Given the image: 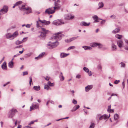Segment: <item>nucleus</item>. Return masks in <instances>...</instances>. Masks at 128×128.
<instances>
[{
	"mask_svg": "<svg viewBox=\"0 0 128 128\" xmlns=\"http://www.w3.org/2000/svg\"><path fill=\"white\" fill-rule=\"evenodd\" d=\"M54 5L55 6L53 7V8L55 10L56 9H59L60 8L61 5L58 3H57L55 2H54Z\"/></svg>",
	"mask_w": 128,
	"mask_h": 128,
	"instance_id": "obj_11",
	"label": "nucleus"
},
{
	"mask_svg": "<svg viewBox=\"0 0 128 128\" xmlns=\"http://www.w3.org/2000/svg\"><path fill=\"white\" fill-rule=\"evenodd\" d=\"M55 12V10L53 8V7H52L47 9L44 12V14H53Z\"/></svg>",
	"mask_w": 128,
	"mask_h": 128,
	"instance_id": "obj_5",
	"label": "nucleus"
},
{
	"mask_svg": "<svg viewBox=\"0 0 128 128\" xmlns=\"http://www.w3.org/2000/svg\"><path fill=\"white\" fill-rule=\"evenodd\" d=\"M106 21L105 20H102L100 22V24H104Z\"/></svg>",
	"mask_w": 128,
	"mask_h": 128,
	"instance_id": "obj_46",
	"label": "nucleus"
},
{
	"mask_svg": "<svg viewBox=\"0 0 128 128\" xmlns=\"http://www.w3.org/2000/svg\"><path fill=\"white\" fill-rule=\"evenodd\" d=\"M22 1H18L17 2H16L15 4L16 5V6H19L21 4H22Z\"/></svg>",
	"mask_w": 128,
	"mask_h": 128,
	"instance_id": "obj_32",
	"label": "nucleus"
},
{
	"mask_svg": "<svg viewBox=\"0 0 128 128\" xmlns=\"http://www.w3.org/2000/svg\"><path fill=\"white\" fill-rule=\"evenodd\" d=\"M94 126L95 124L94 123H92L90 125L89 128H94Z\"/></svg>",
	"mask_w": 128,
	"mask_h": 128,
	"instance_id": "obj_36",
	"label": "nucleus"
},
{
	"mask_svg": "<svg viewBox=\"0 0 128 128\" xmlns=\"http://www.w3.org/2000/svg\"><path fill=\"white\" fill-rule=\"evenodd\" d=\"M72 103L74 104H76L77 103V102L75 100L73 99L72 100Z\"/></svg>",
	"mask_w": 128,
	"mask_h": 128,
	"instance_id": "obj_43",
	"label": "nucleus"
},
{
	"mask_svg": "<svg viewBox=\"0 0 128 128\" xmlns=\"http://www.w3.org/2000/svg\"><path fill=\"white\" fill-rule=\"evenodd\" d=\"M92 88V85H88L85 87V90L86 92H88L89 90L91 89Z\"/></svg>",
	"mask_w": 128,
	"mask_h": 128,
	"instance_id": "obj_20",
	"label": "nucleus"
},
{
	"mask_svg": "<svg viewBox=\"0 0 128 128\" xmlns=\"http://www.w3.org/2000/svg\"><path fill=\"white\" fill-rule=\"evenodd\" d=\"M114 119L116 120L119 118L118 115V114H116L114 115Z\"/></svg>",
	"mask_w": 128,
	"mask_h": 128,
	"instance_id": "obj_34",
	"label": "nucleus"
},
{
	"mask_svg": "<svg viewBox=\"0 0 128 128\" xmlns=\"http://www.w3.org/2000/svg\"><path fill=\"white\" fill-rule=\"evenodd\" d=\"M80 75L79 74H77L76 76V78H80Z\"/></svg>",
	"mask_w": 128,
	"mask_h": 128,
	"instance_id": "obj_50",
	"label": "nucleus"
},
{
	"mask_svg": "<svg viewBox=\"0 0 128 128\" xmlns=\"http://www.w3.org/2000/svg\"><path fill=\"white\" fill-rule=\"evenodd\" d=\"M104 6V4L102 2H99L98 3L99 8L98 9L102 8Z\"/></svg>",
	"mask_w": 128,
	"mask_h": 128,
	"instance_id": "obj_26",
	"label": "nucleus"
},
{
	"mask_svg": "<svg viewBox=\"0 0 128 128\" xmlns=\"http://www.w3.org/2000/svg\"><path fill=\"white\" fill-rule=\"evenodd\" d=\"M23 46L22 45H19L18 46H17L16 47V48H22V47Z\"/></svg>",
	"mask_w": 128,
	"mask_h": 128,
	"instance_id": "obj_56",
	"label": "nucleus"
},
{
	"mask_svg": "<svg viewBox=\"0 0 128 128\" xmlns=\"http://www.w3.org/2000/svg\"><path fill=\"white\" fill-rule=\"evenodd\" d=\"M121 68H124L126 66V64L123 62H121L120 63Z\"/></svg>",
	"mask_w": 128,
	"mask_h": 128,
	"instance_id": "obj_29",
	"label": "nucleus"
},
{
	"mask_svg": "<svg viewBox=\"0 0 128 128\" xmlns=\"http://www.w3.org/2000/svg\"><path fill=\"white\" fill-rule=\"evenodd\" d=\"M44 78L46 80L48 81L49 80L50 78H49V77H47L46 78L44 77Z\"/></svg>",
	"mask_w": 128,
	"mask_h": 128,
	"instance_id": "obj_55",
	"label": "nucleus"
},
{
	"mask_svg": "<svg viewBox=\"0 0 128 128\" xmlns=\"http://www.w3.org/2000/svg\"><path fill=\"white\" fill-rule=\"evenodd\" d=\"M114 112V110L113 109H110V110H109V112Z\"/></svg>",
	"mask_w": 128,
	"mask_h": 128,
	"instance_id": "obj_60",
	"label": "nucleus"
},
{
	"mask_svg": "<svg viewBox=\"0 0 128 128\" xmlns=\"http://www.w3.org/2000/svg\"><path fill=\"white\" fill-rule=\"evenodd\" d=\"M92 18L94 20V23L99 22L100 18H98L97 16L95 15L92 16Z\"/></svg>",
	"mask_w": 128,
	"mask_h": 128,
	"instance_id": "obj_12",
	"label": "nucleus"
},
{
	"mask_svg": "<svg viewBox=\"0 0 128 128\" xmlns=\"http://www.w3.org/2000/svg\"><path fill=\"white\" fill-rule=\"evenodd\" d=\"M74 17V16H72L71 14H68L65 15V18L67 20H72Z\"/></svg>",
	"mask_w": 128,
	"mask_h": 128,
	"instance_id": "obj_10",
	"label": "nucleus"
},
{
	"mask_svg": "<svg viewBox=\"0 0 128 128\" xmlns=\"http://www.w3.org/2000/svg\"><path fill=\"white\" fill-rule=\"evenodd\" d=\"M28 74V72H23V76L27 75Z\"/></svg>",
	"mask_w": 128,
	"mask_h": 128,
	"instance_id": "obj_45",
	"label": "nucleus"
},
{
	"mask_svg": "<svg viewBox=\"0 0 128 128\" xmlns=\"http://www.w3.org/2000/svg\"><path fill=\"white\" fill-rule=\"evenodd\" d=\"M39 21V20L38 21L36 22V26L37 28H38L40 26L39 24L38 23V21Z\"/></svg>",
	"mask_w": 128,
	"mask_h": 128,
	"instance_id": "obj_52",
	"label": "nucleus"
},
{
	"mask_svg": "<svg viewBox=\"0 0 128 128\" xmlns=\"http://www.w3.org/2000/svg\"><path fill=\"white\" fill-rule=\"evenodd\" d=\"M19 8L21 11L26 10L27 11L26 12V13L27 14L32 12V10L29 7H26L25 5H22L21 6H19Z\"/></svg>",
	"mask_w": 128,
	"mask_h": 128,
	"instance_id": "obj_1",
	"label": "nucleus"
},
{
	"mask_svg": "<svg viewBox=\"0 0 128 128\" xmlns=\"http://www.w3.org/2000/svg\"><path fill=\"white\" fill-rule=\"evenodd\" d=\"M77 110V109H76V107L74 106L73 108L71 110V111L72 112H74L76 111Z\"/></svg>",
	"mask_w": 128,
	"mask_h": 128,
	"instance_id": "obj_39",
	"label": "nucleus"
},
{
	"mask_svg": "<svg viewBox=\"0 0 128 128\" xmlns=\"http://www.w3.org/2000/svg\"><path fill=\"white\" fill-rule=\"evenodd\" d=\"M117 44L119 48H121L123 45V42L122 40H119L117 42Z\"/></svg>",
	"mask_w": 128,
	"mask_h": 128,
	"instance_id": "obj_18",
	"label": "nucleus"
},
{
	"mask_svg": "<svg viewBox=\"0 0 128 128\" xmlns=\"http://www.w3.org/2000/svg\"><path fill=\"white\" fill-rule=\"evenodd\" d=\"M90 22L87 23L84 22H81L80 25L82 26H88L90 25Z\"/></svg>",
	"mask_w": 128,
	"mask_h": 128,
	"instance_id": "obj_15",
	"label": "nucleus"
},
{
	"mask_svg": "<svg viewBox=\"0 0 128 128\" xmlns=\"http://www.w3.org/2000/svg\"><path fill=\"white\" fill-rule=\"evenodd\" d=\"M120 29L118 28H116L112 31L113 33L116 34L119 32Z\"/></svg>",
	"mask_w": 128,
	"mask_h": 128,
	"instance_id": "obj_30",
	"label": "nucleus"
},
{
	"mask_svg": "<svg viewBox=\"0 0 128 128\" xmlns=\"http://www.w3.org/2000/svg\"><path fill=\"white\" fill-rule=\"evenodd\" d=\"M112 51H115L116 50V46L114 44H112Z\"/></svg>",
	"mask_w": 128,
	"mask_h": 128,
	"instance_id": "obj_25",
	"label": "nucleus"
},
{
	"mask_svg": "<svg viewBox=\"0 0 128 128\" xmlns=\"http://www.w3.org/2000/svg\"><path fill=\"white\" fill-rule=\"evenodd\" d=\"M76 107V109H78L80 108V106L79 105H77V106H75Z\"/></svg>",
	"mask_w": 128,
	"mask_h": 128,
	"instance_id": "obj_63",
	"label": "nucleus"
},
{
	"mask_svg": "<svg viewBox=\"0 0 128 128\" xmlns=\"http://www.w3.org/2000/svg\"><path fill=\"white\" fill-rule=\"evenodd\" d=\"M39 21L40 22H41L42 23H44V24L45 25L49 24L50 23V21H47L44 20H42L40 19H39Z\"/></svg>",
	"mask_w": 128,
	"mask_h": 128,
	"instance_id": "obj_13",
	"label": "nucleus"
},
{
	"mask_svg": "<svg viewBox=\"0 0 128 128\" xmlns=\"http://www.w3.org/2000/svg\"><path fill=\"white\" fill-rule=\"evenodd\" d=\"M64 24L63 20H58L54 21L52 24L56 26H60Z\"/></svg>",
	"mask_w": 128,
	"mask_h": 128,
	"instance_id": "obj_4",
	"label": "nucleus"
},
{
	"mask_svg": "<svg viewBox=\"0 0 128 128\" xmlns=\"http://www.w3.org/2000/svg\"><path fill=\"white\" fill-rule=\"evenodd\" d=\"M18 33L17 31L15 32L13 34H11L12 40L17 37L18 36Z\"/></svg>",
	"mask_w": 128,
	"mask_h": 128,
	"instance_id": "obj_16",
	"label": "nucleus"
},
{
	"mask_svg": "<svg viewBox=\"0 0 128 128\" xmlns=\"http://www.w3.org/2000/svg\"><path fill=\"white\" fill-rule=\"evenodd\" d=\"M29 78L30 79L29 84L30 85V86L31 85V83L32 82V78L31 76Z\"/></svg>",
	"mask_w": 128,
	"mask_h": 128,
	"instance_id": "obj_42",
	"label": "nucleus"
},
{
	"mask_svg": "<svg viewBox=\"0 0 128 128\" xmlns=\"http://www.w3.org/2000/svg\"><path fill=\"white\" fill-rule=\"evenodd\" d=\"M50 88V87H49V86L48 85H45V86H44V88L45 89H46L47 90H48V89H49V88Z\"/></svg>",
	"mask_w": 128,
	"mask_h": 128,
	"instance_id": "obj_38",
	"label": "nucleus"
},
{
	"mask_svg": "<svg viewBox=\"0 0 128 128\" xmlns=\"http://www.w3.org/2000/svg\"><path fill=\"white\" fill-rule=\"evenodd\" d=\"M38 108V104L36 102L32 104V106H31L30 107V111L31 110H34V109H36Z\"/></svg>",
	"mask_w": 128,
	"mask_h": 128,
	"instance_id": "obj_9",
	"label": "nucleus"
},
{
	"mask_svg": "<svg viewBox=\"0 0 128 128\" xmlns=\"http://www.w3.org/2000/svg\"><path fill=\"white\" fill-rule=\"evenodd\" d=\"M25 128H32V127L30 126H26L24 127Z\"/></svg>",
	"mask_w": 128,
	"mask_h": 128,
	"instance_id": "obj_64",
	"label": "nucleus"
},
{
	"mask_svg": "<svg viewBox=\"0 0 128 128\" xmlns=\"http://www.w3.org/2000/svg\"><path fill=\"white\" fill-rule=\"evenodd\" d=\"M122 85L123 86V88L124 89L125 86V84L124 81H123L122 82Z\"/></svg>",
	"mask_w": 128,
	"mask_h": 128,
	"instance_id": "obj_57",
	"label": "nucleus"
},
{
	"mask_svg": "<svg viewBox=\"0 0 128 128\" xmlns=\"http://www.w3.org/2000/svg\"><path fill=\"white\" fill-rule=\"evenodd\" d=\"M79 37L78 36H77L76 37H74L71 38H70V40L71 42L72 41L76 39L77 38H78Z\"/></svg>",
	"mask_w": 128,
	"mask_h": 128,
	"instance_id": "obj_33",
	"label": "nucleus"
},
{
	"mask_svg": "<svg viewBox=\"0 0 128 128\" xmlns=\"http://www.w3.org/2000/svg\"><path fill=\"white\" fill-rule=\"evenodd\" d=\"M70 40V39L69 38L68 39L66 40H65V42H66L69 43L71 42V41Z\"/></svg>",
	"mask_w": 128,
	"mask_h": 128,
	"instance_id": "obj_41",
	"label": "nucleus"
},
{
	"mask_svg": "<svg viewBox=\"0 0 128 128\" xmlns=\"http://www.w3.org/2000/svg\"><path fill=\"white\" fill-rule=\"evenodd\" d=\"M34 122H33V121H32L28 125L29 126H31V124H33L34 123Z\"/></svg>",
	"mask_w": 128,
	"mask_h": 128,
	"instance_id": "obj_54",
	"label": "nucleus"
},
{
	"mask_svg": "<svg viewBox=\"0 0 128 128\" xmlns=\"http://www.w3.org/2000/svg\"><path fill=\"white\" fill-rule=\"evenodd\" d=\"M108 116L106 114H104L101 116L99 118V120H101L102 119L106 120L108 119Z\"/></svg>",
	"mask_w": 128,
	"mask_h": 128,
	"instance_id": "obj_14",
	"label": "nucleus"
},
{
	"mask_svg": "<svg viewBox=\"0 0 128 128\" xmlns=\"http://www.w3.org/2000/svg\"><path fill=\"white\" fill-rule=\"evenodd\" d=\"M15 28V26H12L10 28L8 29V30H10L11 28Z\"/></svg>",
	"mask_w": 128,
	"mask_h": 128,
	"instance_id": "obj_61",
	"label": "nucleus"
},
{
	"mask_svg": "<svg viewBox=\"0 0 128 128\" xmlns=\"http://www.w3.org/2000/svg\"><path fill=\"white\" fill-rule=\"evenodd\" d=\"M83 70L86 72H88L89 70L88 68L86 67H84L83 68Z\"/></svg>",
	"mask_w": 128,
	"mask_h": 128,
	"instance_id": "obj_37",
	"label": "nucleus"
},
{
	"mask_svg": "<svg viewBox=\"0 0 128 128\" xmlns=\"http://www.w3.org/2000/svg\"><path fill=\"white\" fill-rule=\"evenodd\" d=\"M17 112L16 110L12 109L9 112L8 116V118H12L15 115V113Z\"/></svg>",
	"mask_w": 128,
	"mask_h": 128,
	"instance_id": "obj_6",
	"label": "nucleus"
},
{
	"mask_svg": "<svg viewBox=\"0 0 128 128\" xmlns=\"http://www.w3.org/2000/svg\"><path fill=\"white\" fill-rule=\"evenodd\" d=\"M62 33V32H60L54 34V36L52 37V39L60 40L62 39V36H64V35L60 34Z\"/></svg>",
	"mask_w": 128,
	"mask_h": 128,
	"instance_id": "obj_2",
	"label": "nucleus"
},
{
	"mask_svg": "<svg viewBox=\"0 0 128 128\" xmlns=\"http://www.w3.org/2000/svg\"><path fill=\"white\" fill-rule=\"evenodd\" d=\"M124 49L127 50H128V47L127 46H124Z\"/></svg>",
	"mask_w": 128,
	"mask_h": 128,
	"instance_id": "obj_58",
	"label": "nucleus"
},
{
	"mask_svg": "<svg viewBox=\"0 0 128 128\" xmlns=\"http://www.w3.org/2000/svg\"><path fill=\"white\" fill-rule=\"evenodd\" d=\"M82 48H84L85 50H87L88 46H82Z\"/></svg>",
	"mask_w": 128,
	"mask_h": 128,
	"instance_id": "obj_48",
	"label": "nucleus"
},
{
	"mask_svg": "<svg viewBox=\"0 0 128 128\" xmlns=\"http://www.w3.org/2000/svg\"><path fill=\"white\" fill-rule=\"evenodd\" d=\"M8 66L10 68H12L14 66V63L12 61L9 62L8 64Z\"/></svg>",
	"mask_w": 128,
	"mask_h": 128,
	"instance_id": "obj_22",
	"label": "nucleus"
},
{
	"mask_svg": "<svg viewBox=\"0 0 128 128\" xmlns=\"http://www.w3.org/2000/svg\"><path fill=\"white\" fill-rule=\"evenodd\" d=\"M69 54H66L64 53H62L60 54V57L61 58H64L66 57L69 55Z\"/></svg>",
	"mask_w": 128,
	"mask_h": 128,
	"instance_id": "obj_21",
	"label": "nucleus"
},
{
	"mask_svg": "<svg viewBox=\"0 0 128 128\" xmlns=\"http://www.w3.org/2000/svg\"><path fill=\"white\" fill-rule=\"evenodd\" d=\"M33 89L35 90L38 91L40 90V86H35L33 87Z\"/></svg>",
	"mask_w": 128,
	"mask_h": 128,
	"instance_id": "obj_23",
	"label": "nucleus"
},
{
	"mask_svg": "<svg viewBox=\"0 0 128 128\" xmlns=\"http://www.w3.org/2000/svg\"><path fill=\"white\" fill-rule=\"evenodd\" d=\"M41 29L43 31V32H41L40 35L39 36V37L41 38L45 37L46 36V34L48 31V30H46L44 28H42Z\"/></svg>",
	"mask_w": 128,
	"mask_h": 128,
	"instance_id": "obj_7",
	"label": "nucleus"
},
{
	"mask_svg": "<svg viewBox=\"0 0 128 128\" xmlns=\"http://www.w3.org/2000/svg\"><path fill=\"white\" fill-rule=\"evenodd\" d=\"M111 107V105H110L108 106V109L107 110V111L108 112H109V110H110V109Z\"/></svg>",
	"mask_w": 128,
	"mask_h": 128,
	"instance_id": "obj_51",
	"label": "nucleus"
},
{
	"mask_svg": "<svg viewBox=\"0 0 128 128\" xmlns=\"http://www.w3.org/2000/svg\"><path fill=\"white\" fill-rule=\"evenodd\" d=\"M48 84L50 86H53L54 85V84L51 83L50 81L48 82Z\"/></svg>",
	"mask_w": 128,
	"mask_h": 128,
	"instance_id": "obj_35",
	"label": "nucleus"
},
{
	"mask_svg": "<svg viewBox=\"0 0 128 128\" xmlns=\"http://www.w3.org/2000/svg\"><path fill=\"white\" fill-rule=\"evenodd\" d=\"M10 83L9 82H7L5 84H4L3 85L4 86H5L6 85H7L8 84Z\"/></svg>",
	"mask_w": 128,
	"mask_h": 128,
	"instance_id": "obj_59",
	"label": "nucleus"
},
{
	"mask_svg": "<svg viewBox=\"0 0 128 128\" xmlns=\"http://www.w3.org/2000/svg\"><path fill=\"white\" fill-rule=\"evenodd\" d=\"M6 38L7 39L10 40H12L11 34L10 33H8L6 35Z\"/></svg>",
	"mask_w": 128,
	"mask_h": 128,
	"instance_id": "obj_19",
	"label": "nucleus"
},
{
	"mask_svg": "<svg viewBox=\"0 0 128 128\" xmlns=\"http://www.w3.org/2000/svg\"><path fill=\"white\" fill-rule=\"evenodd\" d=\"M115 36L117 38L120 39L122 38V36L119 34H116L115 35Z\"/></svg>",
	"mask_w": 128,
	"mask_h": 128,
	"instance_id": "obj_31",
	"label": "nucleus"
},
{
	"mask_svg": "<svg viewBox=\"0 0 128 128\" xmlns=\"http://www.w3.org/2000/svg\"><path fill=\"white\" fill-rule=\"evenodd\" d=\"M60 80L61 81H63L64 79V77L63 76L62 73V72H60Z\"/></svg>",
	"mask_w": 128,
	"mask_h": 128,
	"instance_id": "obj_28",
	"label": "nucleus"
},
{
	"mask_svg": "<svg viewBox=\"0 0 128 128\" xmlns=\"http://www.w3.org/2000/svg\"><path fill=\"white\" fill-rule=\"evenodd\" d=\"M24 42V41H23V40H22L21 41H20L18 40H17L15 42V44L17 45H18L20 44H21L22 43Z\"/></svg>",
	"mask_w": 128,
	"mask_h": 128,
	"instance_id": "obj_27",
	"label": "nucleus"
},
{
	"mask_svg": "<svg viewBox=\"0 0 128 128\" xmlns=\"http://www.w3.org/2000/svg\"><path fill=\"white\" fill-rule=\"evenodd\" d=\"M120 82V80H116L114 82V83L115 84H118Z\"/></svg>",
	"mask_w": 128,
	"mask_h": 128,
	"instance_id": "obj_44",
	"label": "nucleus"
},
{
	"mask_svg": "<svg viewBox=\"0 0 128 128\" xmlns=\"http://www.w3.org/2000/svg\"><path fill=\"white\" fill-rule=\"evenodd\" d=\"M124 40L125 42L128 45V40L125 39Z\"/></svg>",
	"mask_w": 128,
	"mask_h": 128,
	"instance_id": "obj_62",
	"label": "nucleus"
},
{
	"mask_svg": "<svg viewBox=\"0 0 128 128\" xmlns=\"http://www.w3.org/2000/svg\"><path fill=\"white\" fill-rule=\"evenodd\" d=\"M110 17L112 19H114L116 18V16L114 15L111 16Z\"/></svg>",
	"mask_w": 128,
	"mask_h": 128,
	"instance_id": "obj_47",
	"label": "nucleus"
},
{
	"mask_svg": "<svg viewBox=\"0 0 128 128\" xmlns=\"http://www.w3.org/2000/svg\"><path fill=\"white\" fill-rule=\"evenodd\" d=\"M30 24H28L26 26L27 28H30Z\"/></svg>",
	"mask_w": 128,
	"mask_h": 128,
	"instance_id": "obj_53",
	"label": "nucleus"
},
{
	"mask_svg": "<svg viewBox=\"0 0 128 128\" xmlns=\"http://www.w3.org/2000/svg\"><path fill=\"white\" fill-rule=\"evenodd\" d=\"M44 54L45 53L44 52H42L38 57H36L35 58L36 59H38L41 58L44 56Z\"/></svg>",
	"mask_w": 128,
	"mask_h": 128,
	"instance_id": "obj_17",
	"label": "nucleus"
},
{
	"mask_svg": "<svg viewBox=\"0 0 128 128\" xmlns=\"http://www.w3.org/2000/svg\"><path fill=\"white\" fill-rule=\"evenodd\" d=\"M75 48V47L74 46H71L68 49V50H69L72 49H73Z\"/></svg>",
	"mask_w": 128,
	"mask_h": 128,
	"instance_id": "obj_40",
	"label": "nucleus"
},
{
	"mask_svg": "<svg viewBox=\"0 0 128 128\" xmlns=\"http://www.w3.org/2000/svg\"><path fill=\"white\" fill-rule=\"evenodd\" d=\"M59 44L58 42L57 41L53 42H50L47 44L48 47L50 49H51L56 47Z\"/></svg>",
	"mask_w": 128,
	"mask_h": 128,
	"instance_id": "obj_3",
	"label": "nucleus"
},
{
	"mask_svg": "<svg viewBox=\"0 0 128 128\" xmlns=\"http://www.w3.org/2000/svg\"><path fill=\"white\" fill-rule=\"evenodd\" d=\"M90 46L93 47H95L97 46H98V48H102V45L100 43L93 42L90 44Z\"/></svg>",
	"mask_w": 128,
	"mask_h": 128,
	"instance_id": "obj_8",
	"label": "nucleus"
},
{
	"mask_svg": "<svg viewBox=\"0 0 128 128\" xmlns=\"http://www.w3.org/2000/svg\"><path fill=\"white\" fill-rule=\"evenodd\" d=\"M2 69H5L6 68V62H4L2 65Z\"/></svg>",
	"mask_w": 128,
	"mask_h": 128,
	"instance_id": "obj_24",
	"label": "nucleus"
},
{
	"mask_svg": "<svg viewBox=\"0 0 128 128\" xmlns=\"http://www.w3.org/2000/svg\"><path fill=\"white\" fill-rule=\"evenodd\" d=\"M87 72L88 73V74L89 76H91L92 75V74L91 73V72L89 70Z\"/></svg>",
	"mask_w": 128,
	"mask_h": 128,
	"instance_id": "obj_49",
	"label": "nucleus"
}]
</instances>
